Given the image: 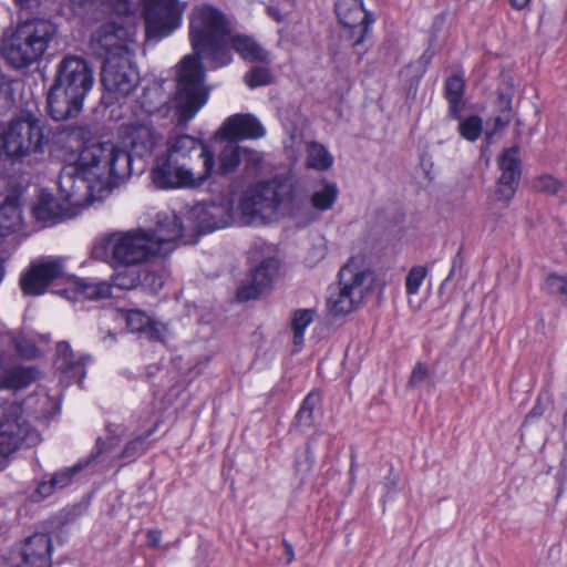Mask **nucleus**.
Returning a JSON list of instances; mask_svg holds the SVG:
<instances>
[{
  "label": "nucleus",
  "mask_w": 567,
  "mask_h": 567,
  "mask_svg": "<svg viewBox=\"0 0 567 567\" xmlns=\"http://www.w3.org/2000/svg\"><path fill=\"white\" fill-rule=\"evenodd\" d=\"M56 488L55 484H53V480L51 478L49 482H42L39 484L35 493L33 494L34 501H41L48 496H50Z\"/></svg>",
  "instance_id": "52"
},
{
  "label": "nucleus",
  "mask_w": 567,
  "mask_h": 567,
  "mask_svg": "<svg viewBox=\"0 0 567 567\" xmlns=\"http://www.w3.org/2000/svg\"><path fill=\"white\" fill-rule=\"evenodd\" d=\"M3 275H4V267H3V264L0 261V282L2 281Z\"/></svg>",
  "instance_id": "62"
},
{
  "label": "nucleus",
  "mask_w": 567,
  "mask_h": 567,
  "mask_svg": "<svg viewBox=\"0 0 567 567\" xmlns=\"http://www.w3.org/2000/svg\"><path fill=\"white\" fill-rule=\"evenodd\" d=\"M141 445H142V442L138 437L135 439L134 441L130 442L128 444H126V446L123 451V457L133 456L137 452V450L140 449Z\"/></svg>",
  "instance_id": "54"
},
{
  "label": "nucleus",
  "mask_w": 567,
  "mask_h": 567,
  "mask_svg": "<svg viewBox=\"0 0 567 567\" xmlns=\"http://www.w3.org/2000/svg\"><path fill=\"white\" fill-rule=\"evenodd\" d=\"M132 174L131 154L112 142H93L81 150L74 164L63 167L59 176L61 203L52 194L41 192L32 207L34 218L53 225L71 218L89 206L102 190L116 186Z\"/></svg>",
  "instance_id": "1"
},
{
  "label": "nucleus",
  "mask_w": 567,
  "mask_h": 567,
  "mask_svg": "<svg viewBox=\"0 0 567 567\" xmlns=\"http://www.w3.org/2000/svg\"><path fill=\"white\" fill-rule=\"evenodd\" d=\"M84 99L53 83L47 95L48 114L54 121H65L80 114Z\"/></svg>",
  "instance_id": "21"
},
{
  "label": "nucleus",
  "mask_w": 567,
  "mask_h": 567,
  "mask_svg": "<svg viewBox=\"0 0 567 567\" xmlns=\"http://www.w3.org/2000/svg\"><path fill=\"white\" fill-rule=\"evenodd\" d=\"M164 79L155 80L152 86L144 89V112L150 115L161 114L166 116L171 106L168 105V96L164 89Z\"/></svg>",
  "instance_id": "29"
},
{
  "label": "nucleus",
  "mask_w": 567,
  "mask_h": 567,
  "mask_svg": "<svg viewBox=\"0 0 567 567\" xmlns=\"http://www.w3.org/2000/svg\"><path fill=\"white\" fill-rule=\"evenodd\" d=\"M313 315L315 311L312 309H299L295 311L291 328L293 331V343L296 346L303 343L305 331L313 321Z\"/></svg>",
  "instance_id": "35"
},
{
  "label": "nucleus",
  "mask_w": 567,
  "mask_h": 567,
  "mask_svg": "<svg viewBox=\"0 0 567 567\" xmlns=\"http://www.w3.org/2000/svg\"><path fill=\"white\" fill-rule=\"evenodd\" d=\"M563 419H564V429H567V410L564 412Z\"/></svg>",
  "instance_id": "63"
},
{
  "label": "nucleus",
  "mask_w": 567,
  "mask_h": 567,
  "mask_svg": "<svg viewBox=\"0 0 567 567\" xmlns=\"http://www.w3.org/2000/svg\"><path fill=\"white\" fill-rule=\"evenodd\" d=\"M530 0H509L512 7L516 10L525 9Z\"/></svg>",
  "instance_id": "60"
},
{
  "label": "nucleus",
  "mask_w": 567,
  "mask_h": 567,
  "mask_svg": "<svg viewBox=\"0 0 567 567\" xmlns=\"http://www.w3.org/2000/svg\"><path fill=\"white\" fill-rule=\"evenodd\" d=\"M429 377V372H427V369L426 367L419 362L414 365L413 370H412V373H411V377H410V380H409V384L411 386H417L419 384H421L422 382H424Z\"/></svg>",
  "instance_id": "51"
},
{
  "label": "nucleus",
  "mask_w": 567,
  "mask_h": 567,
  "mask_svg": "<svg viewBox=\"0 0 567 567\" xmlns=\"http://www.w3.org/2000/svg\"><path fill=\"white\" fill-rule=\"evenodd\" d=\"M121 319L125 321L130 332L142 331V312L140 310L120 311Z\"/></svg>",
  "instance_id": "46"
},
{
  "label": "nucleus",
  "mask_w": 567,
  "mask_h": 567,
  "mask_svg": "<svg viewBox=\"0 0 567 567\" xmlns=\"http://www.w3.org/2000/svg\"><path fill=\"white\" fill-rule=\"evenodd\" d=\"M0 137L4 153L17 159L42 152L49 142L43 123L32 115L10 121Z\"/></svg>",
  "instance_id": "8"
},
{
  "label": "nucleus",
  "mask_w": 567,
  "mask_h": 567,
  "mask_svg": "<svg viewBox=\"0 0 567 567\" xmlns=\"http://www.w3.org/2000/svg\"><path fill=\"white\" fill-rule=\"evenodd\" d=\"M272 80V74L266 66H254L244 76L246 85L250 89L269 85Z\"/></svg>",
  "instance_id": "37"
},
{
  "label": "nucleus",
  "mask_w": 567,
  "mask_h": 567,
  "mask_svg": "<svg viewBox=\"0 0 567 567\" xmlns=\"http://www.w3.org/2000/svg\"><path fill=\"white\" fill-rule=\"evenodd\" d=\"M282 546L285 548V554H286V557H287L286 564L289 565L295 559L293 547H292V545L287 539H282Z\"/></svg>",
  "instance_id": "57"
},
{
  "label": "nucleus",
  "mask_w": 567,
  "mask_h": 567,
  "mask_svg": "<svg viewBox=\"0 0 567 567\" xmlns=\"http://www.w3.org/2000/svg\"><path fill=\"white\" fill-rule=\"evenodd\" d=\"M188 29L193 54L179 62L176 91L172 99L176 126L179 127L186 126L208 100L203 61L210 69L226 66L233 61L228 45L231 24L221 10L207 3L194 7Z\"/></svg>",
  "instance_id": "2"
},
{
  "label": "nucleus",
  "mask_w": 567,
  "mask_h": 567,
  "mask_svg": "<svg viewBox=\"0 0 567 567\" xmlns=\"http://www.w3.org/2000/svg\"><path fill=\"white\" fill-rule=\"evenodd\" d=\"M223 140L238 144L245 140H259L266 135V128L257 116L250 113H238L229 116L220 126Z\"/></svg>",
  "instance_id": "20"
},
{
  "label": "nucleus",
  "mask_w": 567,
  "mask_h": 567,
  "mask_svg": "<svg viewBox=\"0 0 567 567\" xmlns=\"http://www.w3.org/2000/svg\"><path fill=\"white\" fill-rule=\"evenodd\" d=\"M322 405V394L318 389L311 390L302 400L295 417L292 426L300 432L312 427L316 422V411Z\"/></svg>",
  "instance_id": "27"
},
{
  "label": "nucleus",
  "mask_w": 567,
  "mask_h": 567,
  "mask_svg": "<svg viewBox=\"0 0 567 567\" xmlns=\"http://www.w3.org/2000/svg\"><path fill=\"white\" fill-rule=\"evenodd\" d=\"M290 187L277 179L259 182L248 188L240 198L239 209L246 223H254L257 218H267L278 208L290 200Z\"/></svg>",
  "instance_id": "9"
},
{
  "label": "nucleus",
  "mask_w": 567,
  "mask_h": 567,
  "mask_svg": "<svg viewBox=\"0 0 567 567\" xmlns=\"http://www.w3.org/2000/svg\"><path fill=\"white\" fill-rule=\"evenodd\" d=\"M465 82L461 75L449 76L444 84V97L449 102V115L460 120L463 112Z\"/></svg>",
  "instance_id": "31"
},
{
  "label": "nucleus",
  "mask_w": 567,
  "mask_h": 567,
  "mask_svg": "<svg viewBox=\"0 0 567 567\" xmlns=\"http://www.w3.org/2000/svg\"><path fill=\"white\" fill-rule=\"evenodd\" d=\"M133 54L116 59H109L103 63L101 80L103 86L116 99L128 95L137 85L140 73L132 63Z\"/></svg>",
  "instance_id": "14"
},
{
  "label": "nucleus",
  "mask_w": 567,
  "mask_h": 567,
  "mask_svg": "<svg viewBox=\"0 0 567 567\" xmlns=\"http://www.w3.org/2000/svg\"><path fill=\"white\" fill-rule=\"evenodd\" d=\"M66 299H104L112 293V286L107 281H87L72 276L69 279V287L62 290H54Z\"/></svg>",
  "instance_id": "23"
},
{
  "label": "nucleus",
  "mask_w": 567,
  "mask_h": 567,
  "mask_svg": "<svg viewBox=\"0 0 567 567\" xmlns=\"http://www.w3.org/2000/svg\"><path fill=\"white\" fill-rule=\"evenodd\" d=\"M426 269L422 266L412 267L405 278V289L408 295L417 293L424 278Z\"/></svg>",
  "instance_id": "44"
},
{
  "label": "nucleus",
  "mask_w": 567,
  "mask_h": 567,
  "mask_svg": "<svg viewBox=\"0 0 567 567\" xmlns=\"http://www.w3.org/2000/svg\"><path fill=\"white\" fill-rule=\"evenodd\" d=\"M53 83L84 99L92 87L93 73L85 60L69 55L58 64Z\"/></svg>",
  "instance_id": "15"
},
{
  "label": "nucleus",
  "mask_w": 567,
  "mask_h": 567,
  "mask_svg": "<svg viewBox=\"0 0 567 567\" xmlns=\"http://www.w3.org/2000/svg\"><path fill=\"white\" fill-rule=\"evenodd\" d=\"M307 153V164L311 168L326 171L330 168L333 163V157L328 150L317 142L309 144Z\"/></svg>",
  "instance_id": "33"
},
{
  "label": "nucleus",
  "mask_w": 567,
  "mask_h": 567,
  "mask_svg": "<svg viewBox=\"0 0 567 567\" xmlns=\"http://www.w3.org/2000/svg\"><path fill=\"white\" fill-rule=\"evenodd\" d=\"M192 216L200 233H212L229 225L231 215L227 205L221 203H202L192 209Z\"/></svg>",
  "instance_id": "22"
},
{
  "label": "nucleus",
  "mask_w": 567,
  "mask_h": 567,
  "mask_svg": "<svg viewBox=\"0 0 567 567\" xmlns=\"http://www.w3.org/2000/svg\"><path fill=\"white\" fill-rule=\"evenodd\" d=\"M187 3L181 0H144V40L158 42L181 25Z\"/></svg>",
  "instance_id": "11"
},
{
  "label": "nucleus",
  "mask_w": 567,
  "mask_h": 567,
  "mask_svg": "<svg viewBox=\"0 0 567 567\" xmlns=\"http://www.w3.org/2000/svg\"><path fill=\"white\" fill-rule=\"evenodd\" d=\"M501 176L497 179V200L508 204L515 196L522 177V161L519 146L513 145L505 148L497 157Z\"/></svg>",
  "instance_id": "18"
},
{
  "label": "nucleus",
  "mask_w": 567,
  "mask_h": 567,
  "mask_svg": "<svg viewBox=\"0 0 567 567\" xmlns=\"http://www.w3.org/2000/svg\"><path fill=\"white\" fill-rule=\"evenodd\" d=\"M264 243H256L250 249V259L258 264L250 270V280L236 292L238 301L245 302L268 293L279 277L280 261L275 255L262 256Z\"/></svg>",
  "instance_id": "12"
},
{
  "label": "nucleus",
  "mask_w": 567,
  "mask_h": 567,
  "mask_svg": "<svg viewBox=\"0 0 567 567\" xmlns=\"http://www.w3.org/2000/svg\"><path fill=\"white\" fill-rule=\"evenodd\" d=\"M166 145L167 148L163 154L172 159H176L178 163L181 159L190 157L192 153L198 150L200 151L199 156L203 158V148L209 147L206 143L195 136L177 133L168 136Z\"/></svg>",
  "instance_id": "26"
},
{
  "label": "nucleus",
  "mask_w": 567,
  "mask_h": 567,
  "mask_svg": "<svg viewBox=\"0 0 567 567\" xmlns=\"http://www.w3.org/2000/svg\"><path fill=\"white\" fill-rule=\"evenodd\" d=\"M229 49L248 62H266L268 52L250 35L235 34L228 38Z\"/></svg>",
  "instance_id": "28"
},
{
  "label": "nucleus",
  "mask_w": 567,
  "mask_h": 567,
  "mask_svg": "<svg viewBox=\"0 0 567 567\" xmlns=\"http://www.w3.org/2000/svg\"><path fill=\"white\" fill-rule=\"evenodd\" d=\"M56 33L58 28L50 20L23 21L3 37L1 54L13 69L29 68L42 59Z\"/></svg>",
  "instance_id": "5"
},
{
  "label": "nucleus",
  "mask_w": 567,
  "mask_h": 567,
  "mask_svg": "<svg viewBox=\"0 0 567 567\" xmlns=\"http://www.w3.org/2000/svg\"><path fill=\"white\" fill-rule=\"evenodd\" d=\"M535 188L538 192L556 194L559 189V182L550 175H544L537 178Z\"/></svg>",
  "instance_id": "48"
},
{
  "label": "nucleus",
  "mask_w": 567,
  "mask_h": 567,
  "mask_svg": "<svg viewBox=\"0 0 567 567\" xmlns=\"http://www.w3.org/2000/svg\"><path fill=\"white\" fill-rule=\"evenodd\" d=\"M338 194L339 190L334 183H326L321 189L311 195V204L318 210H328L333 206Z\"/></svg>",
  "instance_id": "34"
},
{
  "label": "nucleus",
  "mask_w": 567,
  "mask_h": 567,
  "mask_svg": "<svg viewBox=\"0 0 567 567\" xmlns=\"http://www.w3.org/2000/svg\"><path fill=\"white\" fill-rule=\"evenodd\" d=\"M70 278L72 276L66 271L63 258L45 257L31 265L21 277L20 285L24 293L39 296L47 287L56 282L69 287Z\"/></svg>",
  "instance_id": "13"
},
{
  "label": "nucleus",
  "mask_w": 567,
  "mask_h": 567,
  "mask_svg": "<svg viewBox=\"0 0 567 567\" xmlns=\"http://www.w3.org/2000/svg\"><path fill=\"white\" fill-rule=\"evenodd\" d=\"M339 284L334 293L327 300L328 309L333 317H344L357 310L370 289L368 272L352 265H344L339 270Z\"/></svg>",
  "instance_id": "10"
},
{
  "label": "nucleus",
  "mask_w": 567,
  "mask_h": 567,
  "mask_svg": "<svg viewBox=\"0 0 567 567\" xmlns=\"http://www.w3.org/2000/svg\"><path fill=\"white\" fill-rule=\"evenodd\" d=\"M142 123L138 117L133 121L123 123L120 126V135L124 141H127L132 146L137 145V140L141 136Z\"/></svg>",
  "instance_id": "43"
},
{
  "label": "nucleus",
  "mask_w": 567,
  "mask_h": 567,
  "mask_svg": "<svg viewBox=\"0 0 567 567\" xmlns=\"http://www.w3.org/2000/svg\"><path fill=\"white\" fill-rule=\"evenodd\" d=\"M315 463V456L311 444L308 442L302 458L296 457L295 470L298 474H307L311 471Z\"/></svg>",
  "instance_id": "47"
},
{
  "label": "nucleus",
  "mask_w": 567,
  "mask_h": 567,
  "mask_svg": "<svg viewBox=\"0 0 567 567\" xmlns=\"http://www.w3.org/2000/svg\"><path fill=\"white\" fill-rule=\"evenodd\" d=\"M462 250H463V248L460 247L456 255L453 257L451 270H450L447 277L445 278V280L442 282L441 289L450 280H452L456 275L462 276V270H463V266H464V257H463Z\"/></svg>",
  "instance_id": "50"
},
{
  "label": "nucleus",
  "mask_w": 567,
  "mask_h": 567,
  "mask_svg": "<svg viewBox=\"0 0 567 567\" xmlns=\"http://www.w3.org/2000/svg\"><path fill=\"white\" fill-rule=\"evenodd\" d=\"M90 45L93 53L103 59V63L111 58L116 60L132 54L127 47V31L115 23L101 25L92 34Z\"/></svg>",
  "instance_id": "16"
},
{
  "label": "nucleus",
  "mask_w": 567,
  "mask_h": 567,
  "mask_svg": "<svg viewBox=\"0 0 567 567\" xmlns=\"http://www.w3.org/2000/svg\"><path fill=\"white\" fill-rule=\"evenodd\" d=\"M513 92L508 90H498L496 99V111L513 114Z\"/></svg>",
  "instance_id": "49"
},
{
  "label": "nucleus",
  "mask_w": 567,
  "mask_h": 567,
  "mask_svg": "<svg viewBox=\"0 0 567 567\" xmlns=\"http://www.w3.org/2000/svg\"><path fill=\"white\" fill-rule=\"evenodd\" d=\"M51 553V537L44 533H35L1 567H50Z\"/></svg>",
  "instance_id": "17"
},
{
  "label": "nucleus",
  "mask_w": 567,
  "mask_h": 567,
  "mask_svg": "<svg viewBox=\"0 0 567 567\" xmlns=\"http://www.w3.org/2000/svg\"><path fill=\"white\" fill-rule=\"evenodd\" d=\"M334 12L342 25L341 48L350 50L355 64H360L371 48V25L375 18L372 12L365 10L362 0H336Z\"/></svg>",
  "instance_id": "6"
},
{
  "label": "nucleus",
  "mask_w": 567,
  "mask_h": 567,
  "mask_svg": "<svg viewBox=\"0 0 567 567\" xmlns=\"http://www.w3.org/2000/svg\"><path fill=\"white\" fill-rule=\"evenodd\" d=\"M29 434L30 429L21 415V408L17 404L4 408L0 419V457L16 451Z\"/></svg>",
  "instance_id": "19"
},
{
  "label": "nucleus",
  "mask_w": 567,
  "mask_h": 567,
  "mask_svg": "<svg viewBox=\"0 0 567 567\" xmlns=\"http://www.w3.org/2000/svg\"><path fill=\"white\" fill-rule=\"evenodd\" d=\"M203 173L195 176L185 164L162 153L155 157L150 171V186L156 190L200 187L213 175L215 154L210 147L203 148Z\"/></svg>",
  "instance_id": "7"
},
{
  "label": "nucleus",
  "mask_w": 567,
  "mask_h": 567,
  "mask_svg": "<svg viewBox=\"0 0 567 567\" xmlns=\"http://www.w3.org/2000/svg\"><path fill=\"white\" fill-rule=\"evenodd\" d=\"M483 131V122L478 115H472L460 123L458 132L470 142L476 141Z\"/></svg>",
  "instance_id": "41"
},
{
  "label": "nucleus",
  "mask_w": 567,
  "mask_h": 567,
  "mask_svg": "<svg viewBox=\"0 0 567 567\" xmlns=\"http://www.w3.org/2000/svg\"><path fill=\"white\" fill-rule=\"evenodd\" d=\"M513 120V114L497 112L494 117L493 133L504 130Z\"/></svg>",
  "instance_id": "53"
},
{
  "label": "nucleus",
  "mask_w": 567,
  "mask_h": 567,
  "mask_svg": "<svg viewBox=\"0 0 567 567\" xmlns=\"http://www.w3.org/2000/svg\"><path fill=\"white\" fill-rule=\"evenodd\" d=\"M17 2H19L21 6H25L28 4L31 0H16Z\"/></svg>",
  "instance_id": "64"
},
{
  "label": "nucleus",
  "mask_w": 567,
  "mask_h": 567,
  "mask_svg": "<svg viewBox=\"0 0 567 567\" xmlns=\"http://www.w3.org/2000/svg\"><path fill=\"white\" fill-rule=\"evenodd\" d=\"M13 342L17 352L23 358L32 359L39 354V350L34 342L23 336L17 337Z\"/></svg>",
  "instance_id": "45"
},
{
  "label": "nucleus",
  "mask_w": 567,
  "mask_h": 567,
  "mask_svg": "<svg viewBox=\"0 0 567 567\" xmlns=\"http://www.w3.org/2000/svg\"><path fill=\"white\" fill-rule=\"evenodd\" d=\"M90 355H78L66 341H60L56 344L55 364L61 372L70 379L75 380L80 385L85 378V364L90 361Z\"/></svg>",
  "instance_id": "24"
},
{
  "label": "nucleus",
  "mask_w": 567,
  "mask_h": 567,
  "mask_svg": "<svg viewBox=\"0 0 567 567\" xmlns=\"http://www.w3.org/2000/svg\"><path fill=\"white\" fill-rule=\"evenodd\" d=\"M243 161L241 164L244 166V173L246 176L251 177L255 176L261 168V164L264 161L262 153L249 148V147H243Z\"/></svg>",
  "instance_id": "38"
},
{
  "label": "nucleus",
  "mask_w": 567,
  "mask_h": 567,
  "mask_svg": "<svg viewBox=\"0 0 567 567\" xmlns=\"http://www.w3.org/2000/svg\"><path fill=\"white\" fill-rule=\"evenodd\" d=\"M161 532L157 529H151L147 533V543L151 547H157L161 542Z\"/></svg>",
  "instance_id": "56"
},
{
  "label": "nucleus",
  "mask_w": 567,
  "mask_h": 567,
  "mask_svg": "<svg viewBox=\"0 0 567 567\" xmlns=\"http://www.w3.org/2000/svg\"><path fill=\"white\" fill-rule=\"evenodd\" d=\"M267 13L271 19H274L277 22H281L284 20V17L281 16L279 9L276 7H268Z\"/></svg>",
  "instance_id": "59"
},
{
  "label": "nucleus",
  "mask_w": 567,
  "mask_h": 567,
  "mask_svg": "<svg viewBox=\"0 0 567 567\" xmlns=\"http://www.w3.org/2000/svg\"><path fill=\"white\" fill-rule=\"evenodd\" d=\"M38 379V371L24 365L0 364V390L18 391L28 388Z\"/></svg>",
  "instance_id": "25"
},
{
  "label": "nucleus",
  "mask_w": 567,
  "mask_h": 567,
  "mask_svg": "<svg viewBox=\"0 0 567 567\" xmlns=\"http://www.w3.org/2000/svg\"><path fill=\"white\" fill-rule=\"evenodd\" d=\"M116 1V11L121 14H126L130 11L131 0H115Z\"/></svg>",
  "instance_id": "58"
},
{
  "label": "nucleus",
  "mask_w": 567,
  "mask_h": 567,
  "mask_svg": "<svg viewBox=\"0 0 567 567\" xmlns=\"http://www.w3.org/2000/svg\"><path fill=\"white\" fill-rule=\"evenodd\" d=\"M94 259L111 266L112 280L121 289H134L141 279L142 228L113 230L99 236L91 250Z\"/></svg>",
  "instance_id": "3"
},
{
  "label": "nucleus",
  "mask_w": 567,
  "mask_h": 567,
  "mask_svg": "<svg viewBox=\"0 0 567 567\" xmlns=\"http://www.w3.org/2000/svg\"><path fill=\"white\" fill-rule=\"evenodd\" d=\"M183 223L175 214L158 213L154 228L144 229V290L156 293L164 286V259L183 235Z\"/></svg>",
  "instance_id": "4"
},
{
  "label": "nucleus",
  "mask_w": 567,
  "mask_h": 567,
  "mask_svg": "<svg viewBox=\"0 0 567 567\" xmlns=\"http://www.w3.org/2000/svg\"><path fill=\"white\" fill-rule=\"evenodd\" d=\"M144 334L151 341L166 343L169 336V329L166 323L148 317L146 322H144Z\"/></svg>",
  "instance_id": "40"
},
{
  "label": "nucleus",
  "mask_w": 567,
  "mask_h": 567,
  "mask_svg": "<svg viewBox=\"0 0 567 567\" xmlns=\"http://www.w3.org/2000/svg\"><path fill=\"white\" fill-rule=\"evenodd\" d=\"M399 477L393 475V468L391 467L389 471V475L385 477L384 486L388 488V493L394 491L398 485Z\"/></svg>",
  "instance_id": "55"
},
{
  "label": "nucleus",
  "mask_w": 567,
  "mask_h": 567,
  "mask_svg": "<svg viewBox=\"0 0 567 567\" xmlns=\"http://www.w3.org/2000/svg\"><path fill=\"white\" fill-rule=\"evenodd\" d=\"M241 146L231 142H227L220 150L217 157V165L215 164L213 174L223 177L235 174L243 161Z\"/></svg>",
  "instance_id": "30"
},
{
  "label": "nucleus",
  "mask_w": 567,
  "mask_h": 567,
  "mask_svg": "<svg viewBox=\"0 0 567 567\" xmlns=\"http://www.w3.org/2000/svg\"><path fill=\"white\" fill-rule=\"evenodd\" d=\"M551 408L554 410V400L550 393L542 391L536 401L530 409V411L526 414L523 425L533 422L535 419H539L545 414V412Z\"/></svg>",
  "instance_id": "39"
},
{
  "label": "nucleus",
  "mask_w": 567,
  "mask_h": 567,
  "mask_svg": "<svg viewBox=\"0 0 567 567\" xmlns=\"http://www.w3.org/2000/svg\"><path fill=\"white\" fill-rule=\"evenodd\" d=\"M21 224L22 213L19 199L16 196H9L0 205V234L4 236L7 233L16 231Z\"/></svg>",
  "instance_id": "32"
},
{
  "label": "nucleus",
  "mask_w": 567,
  "mask_h": 567,
  "mask_svg": "<svg viewBox=\"0 0 567 567\" xmlns=\"http://www.w3.org/2000/svg\"><path fill=\"white\" fill-rule=\"evenodd\" d=\"M543 289L567 303V276L550 274L546 277Z\"/></svg>",
  "instance_id": "36"
},
{
  "label": "nucleus",
  "mask_w": 567,
  "mask_h": 567,
  "mask_svg": "<svg viewBox=\"0 0 567 567\" xmlns=\"http://www.w3.org/2000/svg\"><path fill=\"white\" fill-rule=\"evenodd\" d=\"M143 130L147 132V135L150 137H153V134H154L153 130L148 128L145 123H144Z\"/></svg>",
  "instance_id": "61"
},
{
  "label": "nucleus",
  "mask_w": 567,
  "mask_h": 567,
  "mask_svg": "<svg viewBox=\"0 0 567 567\" xmlns=\"http://www.w3.org/2000/svg\"><path fill=\"white\" fill-rule=\"evenodd\" d=\"M86 465L87 462H78L71 467L58 471L52 476L53 484H55L58 489L64 488L71 483L73 476L78 474L80 471H82Z\"/></svg>",
  "instance_id": "42"
}]
</instances>
